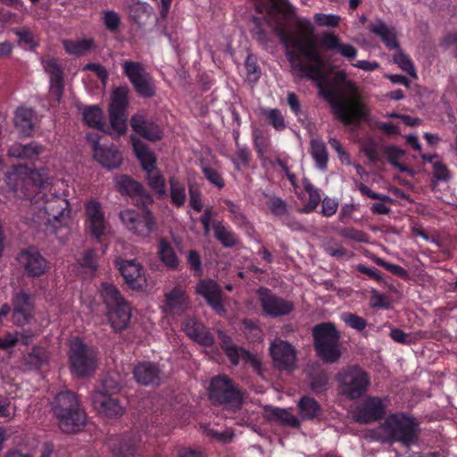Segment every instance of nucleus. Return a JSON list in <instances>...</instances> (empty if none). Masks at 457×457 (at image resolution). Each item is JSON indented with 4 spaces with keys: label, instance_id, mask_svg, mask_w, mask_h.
<instances>
[{
    "label": "nucleus",
    "instance_id": "obj_8",
    "mask_svg": "<svg viewBox=\"0 0 457 457\" xmlns=\"http://www.w3.org/2000/svg\"><path fill=\"white\" fill-rule=\"evenodd\" d=\"M313 345L317 355L325 363L337 362L341 355L340 332L332 322H322L312 328Z\"/></svg>",
    "mask_w": 457,
    "mask_h": 457
},
{
    "label": "nucleus",
    "instance_id": "obj_12",
    "mask_svg": "<svg viewBox=\"0 0 457 457\" xmlns=\"http://www.w3.org/2000/svg\"><path fill=\"white\" fill-rule=\"evenodd\" d=\"M141 212L126 209L120 212V219L124 226L133 234L148 237L155 228L156 220L154 213L146 207H139Z\"/></svg>",
    "mask_w": 457,
    "mask_h": 457
},
{
    "label": "nucleus",
    "instance_id": "obj_26",
    "mask_svg": "<svg viewBox=\"0 0 457 457\" xmlns=\"http://www.w3.org/2000/svg\"><path fill=\"white\" fill-rule=\"evenodd\" d=\"M87 140L93 145L94 158L104 167L112 170L119 168L122 163L121 153L114 146L104 147L99 143V138L91 134L87 135Z\"/></svg>",
    "mask_w": 457,
    "mask_h": 457
},
{
    "label": "nucleus",
    "instance_id": "obj_27",
    "mask_svg": "<svg viewBox=\"0 0 457 457\" xmlns=\"http://www.w3.org/2000/svg\"><path fill=\"white\" fill-rule=\"evenodd\" d=\"M93 405L100 414L111 419L119 418L125 411L118 397L104 391H98L94 395Z\"/></svg>",
    "mask_w": 457,
    "mask_h": 457
},
{
    "label": "nucleus",
    "instance_id": "obj_45",
    "mask_svg": "<svg viewBox=\"0 0 457 457\" xmlns=\"http://www.w3.org/2000/svg\"><path fill=\"white\" fill-rule=\"evenodd\" d=\"M146 179L148 186L160 197L166 195L165 179L159 170L155 168L154 171H149V173H146Z\"/></svg>",
    "mask_w": 457,
    "mask_h": 457
},
{
    "label": "nucleus",
    "instance_id": "obj_59",
    "mask_svg": "<svg viewBox=\"0 0 457 457\" xmlns=\"http://www.w3.org/2000/svg\"><path fill=\"white\" fill-rule=\"evenodd\" d=\"M373 261L377 265L383 267L385 270L395 276L403 278L408 276L407 270L400 265L389 263L380 257H375Z\"/></svg>",
    "mask_w": 457,
    "mask_h": 457
},
{
    "label": "nucleus",
    "instance_id": "obj_54",
    "mask_svg": "<svg viewBox=\"0 0 457 457\" xmlns=\"http://www.w3.org/2000/svg\"><path fill=\"white\" fill-rule=\"evenodd\" d=\"M264 115L276 130L281 131L286 129L285 119L278 109L266 110Z\"/></svg>",
    "mask_w": 457,
    "mask_h": 457
},
{
    "label": "nucleus",
    "instance_id": "obj_50",
    "mask_svg": "<svg viewBox=\"0 0 457 457\" xmlns=\"http://www.w3.org/2000/svg\"><path fill=\"white\" fill-rule=\"evenodd\" d=\"M187 262L189 270L195 277H202L204 274L203 263L200 253L194 249L187 252Z\"/></svg>",
    "mask_w": 457,
    "mask_h": 457
},
{
    "label": "nucleus",
    "instance_id": "obj_39",
    "mask_svg": "<svg viewBox=\"0 0 457 457\" xmlns=\"http://www.w3.org/2000/svg\"><path fill=\"white\" fill-rule=\"evenodd\" d=\"M95 43L92 38H81L78 40H62V46L65 52L69 54L81 56L91 50Z\"/></svg>",
    "mask_w": 457,
    "mask_h": 457
},
{
    "label": "nucleus",
    "instance_id": "obj_32",
    "mask_svg": "<svg viewBox=\"0 0 457 457\" xmlns=\"http://www.w3.org/2000/svg\"><path fill=\"white\" fill-rule=\"evenodd\" d=\"M14 124L20 134L31 136L35 129V112L31 108L18 107L14 114Z\"/></svg>",
    "mask_w": 457,
    "mask_h": 457
},
{
    "label": "nucleus",
    "instance_id": "obj_49",
    "mask_svg": "<svg viewBox=\"0 0 457 457\" xmlns=\"http://www.w3.org/2000/svg\"><path fill=\"white\" fill-rule=\"evenodd\" d=\"M270 418L274 420L280 421L285 425L297 428L300 422L294 415L284 409L274 408L270 412Z\"/></svg>",
    "mask_w": 457,
    "mask_h": 457
},
{
    "label": "nucleus",
    "instance_id": "obj_43",
    "mask_svg": "<svg viewBox=\"0 0 457 457\" xmlns=\"http://www.w3.org/2000/svg\"><path fill=\"white\" fill-rule=\"evenodd\" d=\"M46 361V352L40 346H34L31 352L23 356V363L29 370H39Z\"/></svg>",
    "mask_w": 457,
    "mask_h": 457
},
{
    "label": "nucleus",
    "instance_id": "obj_19",
    "mask_svg": "<svg viewBox=\"0 0 457 457\" xmlns=\"http://www.w3.org/2000/svg\"><path fill=\"white\" fill-rule=\"evenodd\" d=\"M13 324L23 327L29 324L35 316V302L33 295L24 290L16 292L12 298Z\"/></svg>",
    "mask_w": 457,
    "mask_h": 457
},
{
    "label": "nucleus",
    "instance_id": "obj_46",
    "mask_svg": "<svg viewBox=\"0 0 457 457\" xmlns=\"http://www.w3.org/2000/svg\"><path fill=\"white\" fill-rule=\"evenodd\" d=\"M328 375L321 370L312 374L310 378L311 389L316 394L325 393L328 390Z\"/></svg>",
    "mask_w": 457,
    "mask_h": 457
},
{
    "label": "nucleus",
    "instance_id": "obj_15",
    "mask_svg": "<svg viewBox=\"0 0 457 457\" xmlns=\"http://www.w3.org/2000/svg\"><path fill=\"white\" fill-rule=\"evenodd\" d=\"M109 223L101 204L90 199L85 204V229L92 237L101 242L107 234Z\"/></svg>",
    "mask_w": 457,
    "mask_h": 457
},
{
    "label": "nucleus",
    "instance_id": "obj_36",
    "mask_svg": "<svg viewBox=\"0 0 457 457\" xmlns=\"http://www.w3.org/2000/svg\"><path fill=\"white\" fill-rule=\"evenodd\" d=\"M84 122L99 131L106 132V125L104 122L103 110L98 105L86 106L82 112Z\"/></svg>",
    "mask_w": 457,
    "mask_h": 457
},
{
    "label": "nucleus",
    "instance_id": "obj_47",
    "mask_svg": "<svg viewBox=\"0 0 457 457\" xmlns=\"http://www.w3.org/2000/svg\"><path fill=\"white\" fill-rule=\"evenodd\" d=\"M384 154H386L389 163L401 171L407 170L406 167L403 165L399 160L403 156L404 151L396 145H388L385 148Z\"/></svg>",
    "mask_w": 457,
    "mask_h": 457
},
{
    "label": "nucleus",
    "instance_id": "obj_58",
    "mask_svg": "<svg viewBox=\"0 0 457 457\" xmlns=\"http://www.w3.org/2000/svg\"><path fill=\"white\" fill-rule=\"evenodd\" d=\"M340 21V16L337 14L317 13L314 16V21L320 27L336 28L339 26Z\"/></svg>",
    "mask_w": 457,
    "mask_h": 457
},
{
    "label": "nucleus",
    "instance_id": "obj_40",
    "mask_svg": "<svg viewBox=\"0 0 457 457\" xmlns=\"http://www.w3.org/2000/svg\"><path fill=\"white\" fill-rule=\"evenodd\" d=\"M170 203L177 208L182 207L187 200L186 187L176 177L169 179Z\"/></svg>",
    "mask_w": 457,
    "mask_h": 457
},
{
    "label": "nucleus",
    "instance_id": "obj_9",
    "mask_svg": "<svg viewBox=\"0 0 457 457\" xmlns=\"http://www.w3.org/2000/svg\"><path fill=\"white\" fill-rule=\"evenodd\" d=\"M338 392L349 400L362 397L370 386L369 373L359 365L343 367L336 375Z\"/></svg>",
    "mask_w": 457,
    "mask_h": 457
},
{
    "label": "nucleus",
    "instance_id": "obj_38",
    "mask_svg": "<svg viewBox=\"0 0 457 457\" xmlns=\"http://www.w3.org/2000/svg\"><path fill=\"white\" fill-rule=\"evenodd\" d=\"M212 228L215 238L226 248H231L237 245V235L224 226L220 220H215L212 223Z\"/></svg>",
    "mask_w": 457,
    "mask_h": 457
},
{
    "label": "nucleus",
    "instance_id": "obj_28",
    "mask_svg": "<svg viewBox=\"0 0 457 457\" xmlns=\"http://www.w3.org/2000/svg\"><path fill=\"white\" fill-rule=\"evenodd\" d=\"M385 414V406L378 397H369L361 407L358 409L356 421L369 424L381 420Z\"/></svg>",
    "mask_w": 457,
    "mask_h": 457
},
{
    "label": "nucleus",
    "instance_id": "obj_4",
    "mask_svg": "<svg viewBox=\"0 0 457 457\" xmlns=\"http://www.w3.org/2000/svg\"><path fill=\"white\" fill-rule=\"evenodd\" d=\"M60 429L67 434L76 433L86 424V412L78 395L70 390L58 393L52 403Z\"/></svg>",
    "mask_w": 457,
    "mask_h": 457
},
{
    "label": "nucleus",
    "instance_id": "obj_37",
    "mask_svg": "<svg viewBox=\"0 0 457 457\" xmlns=\"http://www.w3.org/2000/svg\"><path fill=\"white\" fill-rule=\"evenodd\" d=\"M300 416L303 420H312L321 413L320 404L313 398L303 395L298 402Z\"/></svg>",
    "mask_w": 457,
    "mask_h": 457
},
{
    "label": "nucleus",
    "instance_id": "obj_34",
    "mask_svg": "<svg viewBox=\"0 0 457 457\" xmlns=\"http://www.w3.org/2000/svg\"><path fill=\"white\" fill-rule=\"evenodd\" d=\"M42 151V145L35 141L27 145L15 143L8 149V155L18 159L33 160L37 158Z\"/></svg>",
    "mask_w": 457,
    "mask_h": 457
},
{
    "label": "nucleus",
    "instance_id": "obj_24",
    "mask_svg": "<svg viewBox=\"0 0 457 457\" xmlns=\"http://www.w3.org/2000/svg\"><path fill=\"white\" fill-rule=\"evenodd\" d=\"M195 293L203 296L217 314L221 315L226 312L222 302L221 288L216 281L211 278L199 280L195 286Z\"/></svg>",
    "mask_w": 457,
    "mask_h": 457
},
{
    "label": "nucleus",
    "instance_id": "obj_25",
    "mask_svg": "<svg viewBox=\"0 0 457 457\" xmlns=\"http://www.w3.org/2000/svg\"><path fill=\"white\" fill-rule=\"evenodd\" d=\"M132 373L136 382L145 386H160L163 375L160 365L153 361H139L134 366Z\"/></svg>",
    "mask_w": 457,
    "mask_h": 457
},
{
    "label": "nucleus",
    "instance_id": "obj_33",
    "mask_svg": "<svg viewBox=\"0 0 457 457\" xmlns=\"http://www.w3.org/2000/svg\"><path fill=\"white\" fill-rule=\"evenodd\" d=\"M158 255L161 262L170 270H181L180 262L178 255L170 245V243L165 239L161 238L158 243Z\"/></svg>",
    "mask_w": 457,
    "mask_h": 457
},
{
    "label": "nucleus",
    "instance_id": "obj_53",
    "mask_svg": "<svg viewBox=\"0 0 457 457\" xmlns=\"http://www.w3.org/2000/svg\"><path fill=\"white\" fill-rule=\"evenodd\" d=\"M394 62L409 75L416 77L415 69L411 58L402 49H398L394 54Z\"/></svg>",
    "mask_w": 457,
    "mask_h": 457
},
{
    "label": "nucleus",
    "instance_id": "obj_1",
    "mask_svg": "<svg viewBox=\"0 0 457 457\" xmlns=\"http://www.w3.org/2000/svg\"><path fill=\"white\" fill-rule=\"evenodd\" d=\"M286 48V57L298 79L314 81L319 94L330 104L331 112L345 126L360 127L370 120L368 108L356 99H341L337 90L328 82L324 62L314 39L304 35L307 30H274ZM313 32L314 30H309Z\"/></svg>",
    "mask_w": 457,
    "mask_h": 457
},
{
    "label": "nucleus",
    "instance_id": "obj_30",
    "mask_svg": "<svg viewBox=\"0 0 457 457\" xmlns=\"http://www.w3.org/2000/svg\"><path fill=\"white\" fill-rule=\"evenodd\" d=\"M130 141L135 155L139 161L142 170L145 173L154 171L156 168V157L154 153L145 143L135 136H130Z\"/></svg>",
    "mask_w": 457,
    "mask_h": 457
},
{
    "label": "nucleus",
    "instance_id": "obj_18",
    "mask_svg": "<svg viewBox=\"0 0 457 457\" xmlns=\"http://www.w3.org/2000/svg\"><path fill=\"white\" fill-rule=\"evenodd\" d=\"M18 262L29 278H40L50 270L48 261L34 246L22 249L18 255Z\"/></svg>",
    "mask_w": 457,
    "mask_h": 457
},
{
    "label": "nucleus",
    "instance_id": "obj_41",
    "mask_svg": "<svg viewBox=\"0 0 457 457\" xmlns=\"http://www.w3.org/2000/svg\"><path fill=\"white\" fill-rule=\"evenodd\" d=\"M262 195L266 199V205L270 213L279 220L282 219V217L288 212V204L287 201L274 194L263 192Z\"/></svg>",
    "mask_w": 457,
    "mask_h": 457
},
{
    "label": "nucleus",
    "instance_id": "obj_55",
    "mask_svg": "<svg viewBox=\"0 0 457 457\" xmlns=\"http://www.w3.org/2000/svg\"><path fill=\"white\" fill-rule=\"evenodd\" d=\"M337 232L341 237L355 242L364 243L368 240V236L365 232L352 227L341 228Z\"/></svg>",
    "mask_w": 457,
    "mask_h": 457
},
{
    "label": "nucleus",
    "instance_id": "obj_51",
    "mask_svg": "<svg viewBox=\"0 0 457 457\" xmlns=\"http://www.w3.org/2000/svg\"><path fill=\"white\" fill-rule=\"evenodd\" d=\"M341 320L347 327L357 331L364 330L368 325V322L364 318L353 312H343L341 315Z\"/></svg>",
    "mask_w": 457,
    "mask_h": 457
},
{
    "label": "nucleus",
    "instance_id": "obj_57",
    "mask_svg": "<svg viewBox=\"0 0 457 457\" xmlns=\"http://www.w3.org/2000/svg\"><path fill=\"white\" fill-rule=\"evenodd\" d=\"M202 172L205 179L219 189H221L225 187L224 179L222 178L221 174L215 169L207 166H202Z\"/></svg>",
    "mask_w": 457,
    "mask_h": 457
},
{
    "label": "nucleus",
    "instance_id": "obj_56",
    "mask_svg": "<svg viewBox=\"0 0 457 457\" xmlns=\"http://www.w3.org/2000/svg\"><path fill=\"white\" fill-rule=\"evenodd\" d=\"M373 32L377 33L382 42L385 44V46L389 49L393 50L395 49L398 51L400 48L397 37L395 34V30H372Z\"/></svg>",
    "mask_w": 457,
    "mask_h": 457
},
{
    "label": "nucleus",
    "instance_id": "obj_21",
    "mask_svg": "<svg viewBox=\"0 0 457 457\" xmlns=\"http://www.w3.org/2000/svg\"><path fill=\"white\" fill-rule=\"evenodd\" d=\"M116 265L126 283L132 290L142 291L146 287L144 267L136 260L116 261Z\"/></svg>",
    "mask_w": 457,
    "mask_h": 457
},
{
    "label": "nucleus",
    "instance_id": "obj_7",
    "mask_svg": "<svg viewBox=\"0 0 457 457\" xmlns=\"http://www.w3.org/2000/svg\"><path fill=\"white\" fill-rule=\"evenodd\" d=\"M210 400L216 405L236 412L242 408L244 393L228 375L219 374L212 378L208 388Z\"/></svg>",
    "mask_w": 457,
    "mask_h": 457
},
{
    "label": "nucleus",
    "instance_id": "obj_6",
    "mask_svg": "<svg viewBox=\"0 0 457 457\" xmlns=\"http://www.w3.org/2000/svg\"><path fill=\"white\" fill-rule=\"evenodd\" d=\"M257 29L266 25L271 29H287L286 21L295 23V29H314L312 23L307 19L297 18L293 6L287 0H271L266 7V13L262 17L252 16Z\"/></svg>",
    "mask_w": 457,
    "mask_h": 457
},
{
    "label": "nucleus",
    "instance_id": "obj_16",
    "mask_svg": "<svg viewBox=\"0 0 457 457\" xmlns=\"http://www.w3.org/2000/svg\"><path fill=\"white\" fill-rule=\"evenodd\" d=\"M123 70L139 96L151 98L155 95L153 79L139 62H125Z\"/></svg>",
    "mask_w": 457,
    "mask_h": 457
},
{
    "label": "nucleus",
    "instance_id": "obj_61",
    "mask_svg": "<svg viewBox=\"0 0 457 457\" xmlns=\"http://www.w3.org/2000/svg\"><path fill=\"white\" fill-rule=\"evenodd\" d=\"M287 104L292 113H294L299 121L302 118H306L305 112L302 110L298 96L294 92H289L287 96Z\"/></svg>",
    "mask_w": 457,
    "mask_h": 457
},
{
    "label": "nucleus",
    "instance_id": "obj_63",
    "mask_svg": "<svg viewBox=\"0 0 457 457\" xmlns=\"http://www.w3.org/2000/svg\"><path fill=\"white\" fill-rule=\"evenodd\" d=\"M338 206L339 203L336 198L326 196L321 202L320 213L324 217H331L337 212Z\"/></svg>",
    "mask_w": 457,
    "mask_h": 457
},
{
    "label": "nucleus",
    "instance_id": "obj_44",
    "mask_svg": "<svg viewBox=\"0 0 457 457\" xmlns=\"http://www.w3.org/2000/svg\"><path fill=\"white\" fill-rule=\"evenodd\" d=\"M304 190L308 193L309 199L300 212L303 213H311L315 211L318 205L322 202L320 191L310 182L304 184Z\"/></svg>",
    "mask_w": 457,
    "mask_h": 457
},
{
    "label": "nucleus",
    "instance_id": "obj_13",
    "mask_svg": "<svg viewBox=\"0 0 457 457\" xmlns=\"http://www.w3.org/2000/svg\"><path fill=\"white\" fill-rule=\"evenodd\" d=\"M218 337L220 347L231 364L237 366L240 361H243L245 364H249L257 374L261 375L262 373V361L257 356L251 353L248 350L235 345L231 337L224 331L220 330Z\"/></svg>",
    "mask_w": 457,
    "mask_h": 457
},
{
    "label": "nucleus",
    "instance_id": "obj_48",
    "mask_svg": "<svg viewBox=\"0 0 457 457\" xmlns=\"http://www.w3.org/2000/svg\"><path fill=\"white\" fill-rule=\"evenodd\" d=\"M253 146L259 159H262L270 146V139L258 129L253 131Z\"/></svg>",
    "mask_w": 457,
    "mask_h": 457
},
{
    "label": "nucleus",
    "instance_id": "obj_3",
    "mask_svg": "<svg viewBox=\"0 0 457 457\" xmlns=\"http://www.w3.org/2000/svg\"><path fill=\"white\" fill-rule=\"evenodd\" d=\"M380 428L384 434L374 431L371 436L374 440L387 445L400 443L406 447L416 444L420 433V422L405 412L389 414Z\"/></svg>",
    "mask_w": 457,
    "mask_h": 457
},
{
    "label": "nucleus",
    "instance_id": "obj_20",
    "mask_svg": "<svg viewBox=\"0 0 457 457\" xmlns=\"http://www.w3.org/2000/svg\"><path fill=\"white\" fill-rule=\"evenodd\" d=\"M274 366L279 370L292 371L295 368L296 351L287 341L275 339L270 346Z\"/></svg>",
    "mask_w": 457,
    "mask_h": 457
},
{
    "label": "nucleus",
    "instance_id": "obj_62",
    "mask_svg": "<svg viewBox=\"0 0 457 457\" xmlns=\"http://www.w3.org/2000/svg\"><path fill=\"white\" fill-rule=\"evenodd\" d=\"M204 327L205 326L202 322L195 319H188L185 322L184 331L189 338L194 340Z\"/></svg>",
    "mask_w": 457,
    "mask_h": 457
},
{
    "label": "nucleus",
    "instance_id": "obj_31",
    "mask_svg": "<svg viewBox=\"0 0 457 457\" xmlns=\"http://www.w3.org/2000/svg\"><path fill=\"white\" fill-rule=\"evenodd\" d=\"M320 43L326 49L334 50L349 60L354 59L358 53L353 45L343 43L337 36L332 33H325Z\"/></svg>",
    "mask_w": 457,
    "mask_h": 457
},
{
    "label": "nucleus",
    "instance_id": "obj_22",
    "mask_svg": "<svg viewBox=\"0 0 457 457\" xmlns=\"http://www.w3.org/2000/svg\"><path fill=\"white\" fill-rule=\"evenodd\" d=\"M45 71L50 77V96L60 103L64 90V73L62 66L55 58H46L42 60Z\"/></svg>",
    "mask_w": 457,
    "mask_h": 457
},
{
    "label": "nucleus",
    "instance_id": "obj_23",
    "mask_svg": "<svg viewBox=\"0 0 457 457\" xmlns=\"http://www.w3.org/2000/svg\"><path fill=\"white\" fill-rule=\"evenodd\" d=\"M130 126L134 132L150 142H156L163 137L162 127L153 118H147L144 114L133 115Z\"/></svg>",
    "mask_w": 457,
    "mask_h": 457
},
{
    "label": "nucleus",
    "instance_id": "obj_2",
    "mask_svg": "<svg viewBox=\"0 0 457 457\" xmlns=\"http://www.w3.org/2000/svg\"><path fill=\"white\" fill-rule=\"evenodd\" d=\"M5 180L8 187L20 197L29 200L38 204L39 211H43L51 219L58 221L60 225L65 224L69 217V202L59 196H46V191L49 187L47 178L37 170H31L27 165H15L12 170L5 174Z\"/></svg>",
    "mask_w": 457,
    "mask_h": 457
},
{
    "label": "nucleus",
    "instance_id": "obj_5",
    "mask_svg": "<svg viewBox=\"0 0 457 457\" xmlns=\"http://www.w3.org/2000/svg\"><path fill=\"white\" fill-rule=\"evenodd\" d=\"M100 295L106 306V317L115 333L125 330L130 322L131 307L121 295L120 290L112 284L104 282Z\"/></svg>",
    "mask_w": 457,
    "mask_h": 457
},
{
    "label": "nucleus",
    "instance_id": "obj_64",
    "mask_svg": "<svg viewBox=\"0 0 457 457\" xmlns=\"http://www.w3.org/2000/svg\"><path fill=\"white\" fill-rule=\"evenodd\" d=\"M282 224L287 226L293 232H304L306 231L305 226L298 220L295 216L287 212L285 216L280 219Z\"/></svg>",
    "mask_w": 457,
    "mask_h": 457
},
{
    "label": "nucleus",
    "instance_id": "obj_60",
    "mask_svg": "<svg viewBox=\"0 0 457 457\" xmlns=\"http://www.w3.org/2000/svg\"><path fill=\"white\" fill-rule=\"evenodd\" d=\"M150 17V13L146 11V8L144 5L137 4L130 9L129 18L137 24L138 27H143L145 25V20Z\"/></svg>",
    "mask_w": 457,
    "mask_h": 457
},
{
    "label": "nucleus",
    "instance_id": "obj_10",
    "mask_svg": "<svg viewBox=\"0 0 457 457\" xmlns=\"http://www.w3.org/2000/svg\"><path fill=\"white\" fill-rule=\"evenodd\" d=\"M97 349L88 345L80 337L70 342L68 359L72 375L85 378L93 375L97 365Z\"/></svg>",
    "mask_w": 457,
    "mask_h": 457
},
{
    "label": "nucleus",
    "instance_id": "obj_52",
    "mask_svg": "<svg viewBox=\"0 0 457 457\" xmlns=\"http://www.w3.org/2000/svg\"><path fill=\"white\" fill-rule=\"evenodd\" d=\"M251 159V153L246 146L237 145L236 147V154L232 162L237 170H240L241 167H248Z\"/></svg>",
    "mask_w": 457,
    "mask_h": 457
},
{
    "label": "nucleus",
    "instance_id": "obj_29",
    "mask_svg": "<svg viewBox=\"0 0 457 457\" xmlns=\"http://www.w3.org/2000/svg\"><path fill=\"white\" fill-rule=\"evenodd\" d=\"M105 445L112 453V457H133L136 445L129 435H111L106 438Z\"/></svg>",
    "mask_w": 457,
    "mask_h": 457
},
{
    "label": "nucleus",
    "instance_id": "obj_35",
    "mask_svg": "<svg viewBox=\"0 0 457 457\" xmlns=\"http://www.w3.org/2000/svg\"><path fill=\"white\" fill-rule=\"evenodd\" d=\"M167 307L174 312H182L187 306L186 291L180 287H175L165 295Z\"/></svg>",
    "mask_w": 457,
    "mask_h": 457
},
{
    "label": "nucleus",
    "instance_id": "obj_14",
    "mask_svg": "<svg viewBox=\"0 0 457 457\" xmlns=\"http://www.w3.org/2000/svg\"><path fill=\"white\" fill-rule=\"evenodd\" d=\"M114 187L122 195L128 196L137 207H146L154 203L151 194L129 175H119L114 178Z\"/></svg>",
    "mask_w": 457,
    "mask_h": 457
},
{
    "label": "nucleus",
    "instance_id": "obj_42",
    "mask_svg": "<svg viewBox=\"0 0 457 457\" xmlns=\"http://www.w3.org/2000/svg\"><path fill=\"white\" fill-rule=\"evenodd\" d=\"M311 154L320 170H326L328 167V153L327 146L322 140L312 139L311 141Z\"/></svg>",
    "mask_w": 457,
    "mask_h": 457
},
{
    "label": "nucleus",
    "instance_id": "obj_17",
    "mask_svg": "<svg viewBox=\"0 0 457 457\" xmlns=\"http://www.w3.org/2000/svg\"><path fill=\"white\" fill-rule=\"evenodd\" d=\"M256 294L262 311L270 317L286 316L294 310L293 302L277 295L268 287H259Z\"/></svg>",
    "mask_w": 457,
    "mask_h": 457
},
{
    "label": "nucleus",
    "instance_id": "obj_11",
    "mask_svg": "<svg viewBox=\"0 0 457 457\" xmlns=\"http://www.w3.org/2000/svg\"><path fill=\"white\" fill-rule=\"evenodd\" d=\"M129 87H118L113 89L109 105V118L112 129L119 135H124L127 131Z\"/></svg>",
    "mask_w": 457,
    "mask_h": 457
}]
</instances>
